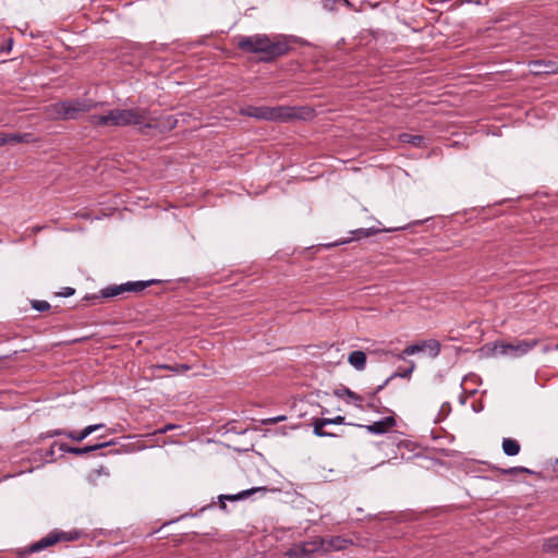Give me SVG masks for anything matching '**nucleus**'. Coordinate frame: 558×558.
I'll list each match as a JSON object with an SVG mask.
<instances>
[{"instance_id": "nucleus-29", "label": "nucleus", "mask_w": 558, "mask_h": 558, "mask_svg": "<svg viewBox=\"0 0 558 558\" xmlns=\"http://www.w3.org/2000/svg\"><path fill=\"white\" fill-rule=\"evenodd\" d=\"M518 472H526V473H530L531 471L526 468H511L509 470H506L505 473H508V474H514V473H518Z\"/></svg>"}, {"instance_id": "nucleus-28", "label": "nucleus", "mask_w": 558, "mask_h": 558, "mask_svg": "<svg viewBox=\"0 0 558 558\" xmlns=\"http://www.w3.org/2000/svg\"><path fill=\"white\" fill-rule=\"evenodd\" d=\"M284 420H286V416L280 415V416L270 417V418L265 420L264 424H276V423L282 422Z\"/></svg>"}, {"instance_id": "nucleus-1", "label": "nucleus", "mask_w": 558, "mask_h": 558, "mask_svg": "<svg viewBox=\"0 0 558 558\" xmlns=\"http://www.w3.org/2000/svg\"><path fill=\"white\" fill-rule=\"evenodd\" d=\"M234 43L242 51L250 53H264L266 59L282 56L288 50L284 43L275 40L265 34H256L252 36L239 35L234 37Z\"/></svg>"}, {"instance_id": "nucleus-16", "label": "nucleus", "mask_w": 558, "mask_h": 558, "mask_svg": "<svg viewBox=\"0 0 558 558\" xmlns=\"http://www.w3.org/2000/svg\"><path fill=\"white\" fill-rule=\"evenodd\" d=\"M502 450L507 456H517L520 451V444L512 438H505L502 441Z\"/></svg>"}, {"instance_id": "nucleus-15", "label": "nucleus", "mask_w": 558, "mask_h": 558, "mask_svg": "<svg viewBox=\"0 0 558 558\" xmlns=\"http://www.w3.org/2000/svg\"><path fill=\"white\" fill-rule=\"evenodd\" d=\"M348 544H349V541L345 538H342L339 536L332 537L329 541H326L325 551L341 550V549L347 548Z\"/></svg>"}, {"instance_id": "nucleus-23", "label": "nucleus", "mask_w": 558, "mask_h": 558, "mask_svg": "<svg viewBox=\"0 0 558 558\" xmlns=\"http://www.w3.org/2000/svg\"><path fill=\"white\" fill-rule=\"evenodd\" d=\"M377 232H379V230L378 229H373V228H369V229H357V230L353 231V233L356 235V238L371 236L373 234H376Z\"/></svg>"}, {"instance_id": "nucleus-5", "label": "nucleus", "mask_w": 558, "mask_h": 558, "mask_svg": "<svg viewBox=\"0 0 558 558\" xmlns=\"http://www.w3.org/2000/svg\"><path fill=\"white\" fill-rule=\"evenodd\" d=\"M425 353L428 357L435 359L440 353V343L438 340L429 339L425 341H421L407 347L402 353L399 355L400 360H405L407 356L413 355L416 353Z\"/></svg>"}, {"instance_id": "nucleus-24", "label": "nucleus", "mask_w": 558, "mask_h": 558, "mask_svg": "<svg viewBox=\"0 0 558 558\" xmlns=\"http://www.w3.org/2000/svg\"><path fill=\"white\" fill-rule=\"evenodd\" d=\"M33 306L40 312L47 311L50 308V304L46 301H35L33 302Z\"/></svg>"}, {"instance_id": "nucleus-21", "label": "nucleus", "mask_w": 558, "mask_h": 558, "mask_svg": "<svg viewBox=\"0 0 558 558\" xmlns=\"http://www.w3.org/2000/svg\"><path fill=\"white\" fill-rule=\"evenodd\" d=\"M187 368L189 367L185 366V365L171 366V365H167V364H158V365L150 366V369H151L153 374H155V371H157V369H169V371L178 372L179 369H187Z\"/></svg>"}, {"instance_id": "nucleus-17", "label": "nucleus", "mask_w": 558, "mask_h": 558, "mask_svg": "<svg viewBox=\"0 0 558 558\" xmlns=\"http://www.w3.org/2000/svg\"><path fill=\"white\" fill-rule=\"evenodd\" d=\"M338 396H347L349 402H353L356 407L362 408V397L351 391L348 388H344L341 392H337Z\"/></svg>"}, {"instance_id": "nucleus-11", "label": "nucleus", "mask_w": 558, "mask_h": 558, "mask_svg": "<svg viewBox=\"0 0 558 558\" xmlns=\"http://www.w3.org/2000/svg\"><path fill=\"white\" fill-rule=\"evenodd\" d=\"M102 426H104L102 424L88 425L82 432H80V433L69 432L66 434V436L69 438H71L72 440L82 441L87 436H89L92 433L100 429Z\"/></svg>"}, {"instance_id": "nucleus-20", "label": "nucleus", "mask_w": 558, "mask_h": 558, "mask_svg": "<svg viewBox=\"0 0 558 558\" xmlns=\"http://www.w3.org/2000/svg\"><path fill=\"white\" fill-rule=\"evenodd\" d=\"M545 551L558 550V536L546 539L543 544Z\"/></svg>"}, {"instance_id": "nucleus-2", "label": "nucleus", "mask_w": 558, "mask_h": 558, "mask_svg": "<svg viewBox=\"0 0 558 558\" xmlns=\"http://www.w3.org/2000/svg\"><path fill=\"white\" fill-rule=\"evenodd\" d=\"M241 113L256 119L289 121L294 118L307 119L311 107H242Z\"/></svg>"}, {"instance_id": "nucleus-27", "label": "nucleus", "mask_w": 558, "mask_h": 558, "mask_svg": "<svg viewBox=\"0 0 558 558\" xmlns=\"http://www.w3.org/2000/svg\"><path fill=\"white\" fill-rule=\"evenodd\" d=\"M325 422H327V425L329 424H342L344 422L343 416H336L333 418H324Z\"/></svg>"}, {"instance_id": "nucleus-10", "label": "nucleus", "mask_w": 558, "mask_h": 558, "mask_svg": "<svg viewBox=\"0 0 558 558\" xmlns=\"http://www.w3.org/2000/svg\"><path fill=\"white\" fill-rule=\"evenodd\" d=\"M348 361L355 369L363 371L366 366V354L363 351H353Z\"/></svg>"}, {"instance_id": "nucleus-12", "label": "nucleus", "mask_w": 558, "mask_h": 558, "mask_svg": "<svg viewBox=\"0 0 558 558\" xmlns=\"http://www.w3.org/2000/svg\"><path fill=\"white\" fill-rule=\"evenodd\" d=\"M107 444H98V445H94V446H87V447H84V448H74V447H69L64 444H61L59 446L60 450L61 451H65V452H71V453H74V454H84V453H87V452H90V451H95V450H98L102 447H105Z\"/></svg>"}, {"instance_id": "nucleus-14", "label": "nucleus", "mask_w": 558, "mask_h": 558, "mask_svg": "<svg viewBox=\"0 0 558 558\" xmlns=\"http://www.w3.org/2000/svg\"><path fill=\"white\" fill-rule=\"evenodd\" d=\"M60 539L59 534H49L48 536L41 538L39 542L35 543L32 546L33 551H39L44 548H47L53 544H56Z\"/></svg>"}, {"instance_id": "nucleus-4", "label": "nucleus", "mask_w": 558, "mask_h": 558, "mask_svg": "<svg viewBox=\"0 0 558 558\" xmlns=\"http://www.w3.org/2000/svg\"><path fill=\"white\" fill-rule=\"evenodd\" d=\"M535 341L517 340L511 343H495L492 349L494 356L519 357L527 353L534 345Z\"/></svg>"}, {"instance_id": "nucleus-31", "label": "nucleus", "mask_w": 558, "mask_h": 558, "mask_svg": "<svg viewBox=\"0 0 558 558\" xmlns=\"http://www.w3.org/2000/svg\"><path fill=\"white\" fill-rule=\"evenodd\" d=\"M69 432H64V430H60V429H57V430H53L49 434L50 437L52 436H58V435H65L68 434Z\"/></svg>"}, {"instance_id": "nucleus-30", "label": "nucleus", "mask_w": 558, "mask_h": 558, "mask_svg": "<svg viewBox=\"0 0 558 558\" xmlns=\"http://www.w3.org/2000/svg\"><path fill=\"white\" fill-rule=\"evenodd\" d=\"M9 144V135L5 133H0V146Z\"/></svg>"}, {"instance_id": "nucleus-6", "label": "nucleus", "mask_w": 558, "mask_h": 558, "mask_svg": "<svg viewBox=\"0 0 558 558\" xmlns=\"http://www.w3.org/2000/svg\"><path fill=\"white\" fill-rule=\"evenodd\" d=\"M148 286V282L137 281L128 282L119 286H110L102 290L101 294L104 298H114L125 292H138L144 290Z\"/></svg>"}, {"instance_id": "nucleus-7", "label": "nucleus", "mask_w": 558, "mask_h": 558, "mask_svg": "<svg viewBox=\"0 0 558 558\" xmlns=\"http://www.w3.org/2000/svg\"><path fill=\"white\" fill-rule=\"evenodd\" d=\"M529 68L534 75L558 73V64L553 61H532L529 63Z\"/></svg>"}, {"instance_id": "nucleus-8", "label": "nucleus", "mask_w": 558, "mask_h": 558, "mask_svg": "<svg viewBox=\"0 0 558 558\" xmlns=\"http://www.w3.org/2000/svg\"><path fill=\"white\" fill-rule=\"evenodd\" d=\"M395 418L392 416H387L381 421L375 422L371 425H365L364 427L373 434H384L388 429H390L395 425Z\"/></svg>"}, {"instance_id": "nucleus-22", "label": "nucleus", "mask_w": 558, "mask_h": 558, "mask_svg": "<svg viewBox=\"0 0 558 558\" xmlns=\"http://www.w3.org/2000/svg\"><path fill=\"white\" fill-rule=\"evenodd\" d=\"M287 556L289 558H304V557H306L305 553H303V550H301V545H296V546L290 548L287 551Z\"/></svg>"}, {"instance_id": "nucleus-25", "label": "nucleus", "mask_w": 558, "mask_h": 558, "mask_svg": "<svg viewBox=\"0 0 558 558\" xmlns=\"http://www.w3.org/2000/svg\"><path fill=\"white\" fill-rule=\"evenodd\" d=\"M414 368H415L414 362H410V367L408 369L403 371L402 373H399L398 376L403 377V378H410Z\"/></svg>"}, {"instance_id": "nucleus-26", "label": "nucleus", "mask_w": 558, "mask_h": 558, "mask_svg": "<svg viewBox=\"0 0 558 558\" xmlns=\"http://www.w3.org/2000/svg\"><path fill=\"white\" fill-rule=\"evenodd\" d=\"M62 109H63V113H62V116H63V118H65V119L73 118V113H74V111L76 110V108H75V107H62Z\"/></svg>"}, {"instance_id": "nucleus-18", "label": "nucleus", "mask_w": 558, "mask_h": 558, "mask_svg": "<svg viewBox=\"0 0 558 558\" xmlns=\"http://www.w3.org/2000/svg\"><path fill=\"white\" fill-rule=\"evenodd\" d=\"M9 143H31L33 142V136L28 133L25 134H8Z\"/></svg>"}, {"instance_id": "nucleus-19", "label": "nucleus", "mask_w": 558, "mask_h": 558, "mask_svg": "<svg viewBox=\"0 0 558 558\" xmlns=\"http://www.w3.org/2000/svg\"><path fill=\"white\" fill-rule=\"evenodd\" d=\"M327 425V422L324 418H317L313 422L314 434L318 437L331 436V434L323 430V427Z\"/></svg>"}, {"instance_id": "nucleus-9", "label": "nucleus", "mask_w": 558, "mask_h": 558, "mask_svg": "<svg viewBox=\"0 0 558 558\" xmlns=\"http://www.w3.org/2000/svg\"><path fill=\"white\" fill-rule=\"evenodd\" d=\"M325 545L326 541L324 538L316 537L310 542L301 544V550L305 553L306 557H310L315 553L325 551Z\"/></svg>"}, {"instance_id": "nucleus-3", "label": "nucleus", "mask_w": 558, "mask_h": 558, "mask_svg": "<svg viewBox=\"0 0 558 558\" xmlns=\"http://www.w3.org/2000/svg\"><path fill=\"white\" fill-rule=\"evenodd\" d=\"M142 116L134 109L117 108L110 110L107 114H99L93 117V122L98 125H126L141 123Z\"/></svg>"}, {"instance_id": "nucleus-13", "label": "nucleus", "mask_w": 558, "mask_h": 558, "mask_svg": "<svg viewBox=\"0 0 558 558\" xmlns=\"http://www.w3.org/2000/svg\"><path fill=\"white\" fill-rule=\"evenodd\" d=\"M256 490H257L256 488H252V489L242 490L234 495H220L219 501L221 504V508H223V509L226 508V504H225L226 500H229V501L241 500V499H244L245 497L251 496Z\"/></svg>"}]
</instances>
